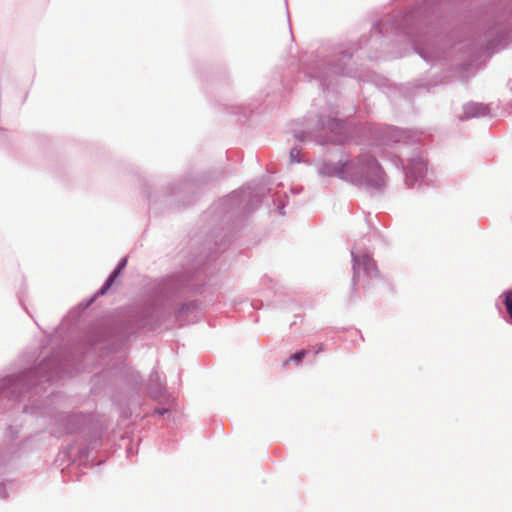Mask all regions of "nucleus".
<instances>
[{
    "label": "nucleus",
    "instance_id": "7ed1b4c3",
    "mask_svg": "<svg viewBox=\"0 0 512 512\" xmlns=\"http://www.w3.org/2000/svg\"><path fill=\"white\" fill-rule=\"evenodd\" d=\"M126 262L127 260L124 259L121 264L119 265V267L113 271V273L109 276V278L107 279L105 285H104V289H107L109 288L112 283L114 282V280L116 279V277L118 276V274L120 273L121 269L124 268V266L126 265Z\"/></svg>",
    "mask_w": 512,
    "mask_h": 512
},
{
    "label": "nucleus",
    "instance_id": "39448f33",
    "mask_svg": "<svg viewBox=\"0 0 512 512\" xmlns=\"http://www.w3.org/2000/svg\"><path fill=\"white\" fill-rule=\"evenodd\" d=\"M299 151L297 149H292L290 151L291 162H299Z\"/></svg>",
    "mask_w": 512,
    "mask_h": 512
},
{
    "label": "nucleus",
    "instance_id": "0eeeda50",
    "mask_svg": "<svg viewBox=\"0 0 512 512\" xmlns=\"http://www.w3.org/2000/svg\"><path fill=\"white\" fill-rule=\"evenodd\" d=\"M314 350H315V353H320L324 350V345L323 344H318L314 347Z\"/></svg>",
    "mask_w": 512,
    "mask_h": 512
},
{
    "label": "nucleus",
    "instance_id": "20e7f679",
    "mask_svg": "<svg viewBox=\"0 0 512 512\" xmlns=\"http://www.w3.org/2000/svg\"><path fill=\"white\" fill-rule=\"evenodd\" d=\"M307 354L306 350H300L294 354H292L287 361H285L284 365H287L289 361L301 362L302 359Z\"/></svg>",
    "mask_w": 512,
    "mask_h": 512
},
{
    "label": "nucleus",
    "instance_id": "f257e3e1",
    "mask_svg": "<svg viewBox=\"0 0 512 512\" xmlns=\"http://www.w3.org/2000/svg\"><path fill=\"white\" fill-rule=\"evenodd\" d=\"M355 175L365 177L366 181L375 187L383 183L382 171L376 160L369 154L361 155L353 164Z\"/></svg>",
    "mask_w": 512,
    "mask_h": 512
},
{
    "label": "nucleus",
    "instance_id": "423d86ee",
    "mask_svg": "<svg viewBox=\"0 0 512 512\" xmlns=\"http://www.w3.org/2000/svg\"><path fill=\"white\" fill-rule=\"evenodd\" d=\"M363 263H364L368 268L376 269L374 261H373L372 259H370L368 256L363 257Z\"/></svg>",
    "mask_w": 512,
    "mask_h": 512
},
{
    "label": "nucleus",
    "instance_id": "f03ea898",
    "mask_svg": "<svg viewBox=\"0 0 512 512\" xmlns=\"http://www.w3.org/2000/svg\"><path fill=\"white\" fill-rule=\"evenodd\" d=\"M503 298L506 311L512 321V290L505 291L503 293Z\"/></svg>",
    "mask_w": 512,
    "mask_h": 512
}]
</instances>
